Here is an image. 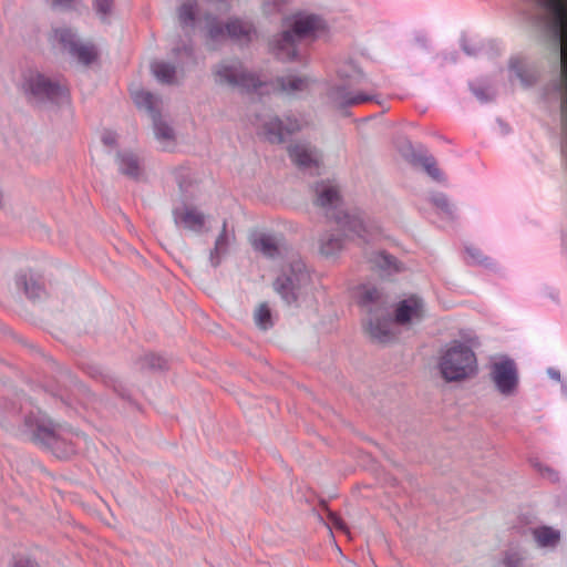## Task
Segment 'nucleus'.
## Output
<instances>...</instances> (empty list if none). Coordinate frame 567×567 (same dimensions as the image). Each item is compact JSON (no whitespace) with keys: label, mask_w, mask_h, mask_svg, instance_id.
Segmentation results:
<instances>
[{"label":"nucleus","mask_w":567,"mask_h":567,"mask_svg":"<svg viewBox=\"0 0 567 567\" xmlns=\"http://www.w3.org/2000/svg\"><path fill=\"white\" fill-rule=\"evenodd\" d=\"M279 91L285 94H295L302 92L308 87V80L306 78L288 75L277 80Z\"/></svg>","instance_id":"obj_26"},{"label":"nucleus","mask_w":567,"mask_h":567,"mask_svg":"<svg viewBox=\"0 0 567 567\" xmlns=\"http://www.w3.org/2000/svg\"><path fill=\"white\" fill-rule=\"evenodd\" d=\"M116 163L121 174L137 179L142 173L137 156L131 152H118Z\"/></svg>","instance_id":"obj_22"},{"label":"nucleus","mask_w":567,"mask_h":567,"mask_svg":"<svg viewBox=\"0 0 567 567\" xmlns=\"http://www.w3.org/2000/svg\"><path fill=\"white\" fill-rule=\"evenodd\" d=\"M437 369L446 382H458L476 375L477 358L473 349L462 341H451L441 352Z\"/></svg>","instance_id":"obj_5"},{"label":"nucleus","mask_w":567,"mask_h":567,"mask_svg":"<svg viewBox=\"0 0 567 567\" xmlns=\"http://www.w3.org/2000/svg\"><path fill=\"white\" fill-rule=\"evenodd\" d=\"M173 219L176 226L199 234L203 231L206 224V216L204 213L193 206H184L183 208H174Z\"/></svg>","instance_id":"obj_13"},{"label":"nucleus","mask_w":567,"mask_h":567,"mask_svg":"<svg viewBox=\"0 0 567 567\" xmlns=\"http://www.w3.org/2000/svg\"><path fill=\"white\" fill-rule=\"evenodd\" d=\"M316 200L315 204L321 207L326 215L337 221L340 230L347 237H359L367 239V227L359 216L342 214L338 210L341 198L338 187L331 182H319L315 185Z\"/></svg>","instance_id":"obj_6"},{"label":"nucleus","mask_w":567,"mask_h":567,"mask_svg":"<svg viewBox=\"0 0 567 567\" xmlns=\"http://www.w3.org/2000/svg\"><path fill=\"white\" fill-rule=\"evenodd\" d=\"M532 535L540 548H554L560 542V532L550 526H538L532 529Z\"/></svg>","instance_id":"obj_23"},{"label":"nucleus","mask_w":567,"mask_h":567,"mask_svg":"<svg viewBox=\"0 0 567 567\" xmlns=\"http://www.w3.org/2000/svg\"><path fill=\"white\" fill-rule=\"evenodd\" d=\"M79 0H52V6L61 9H72Z\"/></svg>","instance_id":"obj_42"},{"label":"nucleus","mask_w":567,"mask_h":567,"mask_svg":"<svg viewBox=\"0 0 567 567\" xmlns=\"http://www.w3.org/2000/svg\"><path fill=\"white\" fill-rule=\"evenodd\" d=\"M344 245V236L337 233H326L320 238V252L326 256H333L339 252Z\"/></svg>","instance_id":"obj_24"},{"label":"nucleus","mask_w":567,"mask_h":567,"mask_svg":"<svg viewBox=\"0 0 567 567\" xmlns=\"http://www.w3.org/2000/svg\"><path fill=\"white\" fill-rule=\"evenodd\" d=\"M324 21L316 14H296L288 29L270 41V50L281 61H293L298 56V45L302 40L315 39L324 32Z\"/></svg>","instance_id":"obj_4"},{"label":"nucleus","mask_w":567,"mask_h":567,"mask_svg":"<svg viewBox=\"0 0 567 567\" xmlns=\"http://www.w3.org/2000/svg\"><path fill=\"white\" fill-rule=\"evenodd\" d=\"M145 364L151 369L163 370L166 368V360L159 355L147 354L144 358Z\"/></svg>","instance_id":"obj_38"},{"label":"nucleus","mask_w":567,"mask_h":567,"mask_svg":"<svg viewBox=\"0 0 567 567\" xmlns=\"http://www.w3.org/2000/svg\"><path fill=\"white\" fill-rule=\"evenodd\" d=\"M102 141L107 146H114L116 144V135L112 132H106L103 134Z\"/></svg>","instance_id":"obj_45"},{"label":"nucleus","mask_w":567,"mask_h":567,"mask_svg":"<svg viewBox=\"0 0 567 567\" xmlns=\"http://www.w3.org/2000/svg\"><path fill=\"white\" fill-rule=\"evenodd\" d=\"M309 274L305 270L303 265L299 262L291 267L290 275L279 276L274 282V288L282 300L290 305L297 300L298 291L309 282Z\"/></svg>","instance_id":"obj_12"},{"label":"nucleus","mask_w":567,"mask_h":567,"mask_svg":"<svg viewBox=\"0 0 567 567\" xmlns=\"http://www.w3.org/2000/svg\"><path fill=\"white\" fill-rule=\"evenodd\" d=\"M151 71L161 83L173 84L175 82L176 68L168 62L155 61L151 64Z\"/></svg>","instance_id":"obj_28"},{"label":"nucleus","mask_w":567,"mask_h":567,"mask_svg":"<svg viewBox=\"0 0 567 567\" xmlns=\"http://www.w3.org/2000/svg\"><path fill=\"white\" fill-rule=\"evenodd\" d=\"M444 61H450V62H453L455 63L456 60H457V54L455 52L451 53V54H445L443 56Z\"/></svg>","instance_id":"obj_48"},{"label":"nucleus","mask_w":567,"mask_h":567,"mask_svg":"<svg viewBox=\"0 0 567 567\" xmlns=\"http://www.w3.org/2000/svg\"><path fill=\"white\" fill-rule=\"evenodd\" d=\"M252 124L257 134L270 143H282L286 137L300 128L299 122L292 117L279 118L268 110L255 115Z\"/></svg>","instance_id":"obj_8"},{"label":"nucleus","mask_w":567,"mask_h":567,"mask_svg":"<svg viewBox=\"0 0 567 567\" xmlns=\"http://www.w3.org/2000/svg\"><path fill=\"white\" fill-rule=\"evenodd\" d=\"M359 303L372 315L378 311L383 312L386 301L379 289L370 285H364L360 288Z\"/></svg>","instance_id":"obj_19"},{"label":"nucleus","mask_w":567,"mask_h":567,"mask_svg":"<svg viewBox=\"0 0 567 567\" xmlns=\"http://www.w3.org/2000/svg\"><path fill=\"white\" fill-rule=\"evenodd\" d=\"M424 318V302L421 298L412 296L400 301L394 313V321L399 324L419 322Z\"/></svg>","instance_id":"obj_14"},{"label":"nucleus","mask_w":567,"mask_h":567,"mask_svg":"<svg viewBox=\"0 0 567 567\" xmlns=\"http://www.w3.org/2000/svg\"><path fill=\"white\" fill-rule=\"evenodd\" d=\"M329 522H330V524H331L334 528H337V529H339V530H341V532L348 533V527H347L346 523H344V522H343V519H342L340 516H338L337 514H334V513H330V514H329Z\"/></svg>","instance_id":"obj_41"},{"label":"nucleus","mask_w":567,"mask_h":567,"mask_svg":"<svg viewBox=\"0 0 567 567\" xmlns=\"http://www.w3.org/2000/svg\"><path fill=\"white\" fill-rule=\"evenodd\" d=\"M13 567H37L35 564L29 559H19L14 563Z\"/></svg>","instance_id":"obj_46"},{"label":"nucleus","mask_w":567,"mask_h":567,"mask_svg":"<svg viewBox=\"0 0 567 567\" xmlns=\"http://www.w3.org/2000/svg\"><path fill=\"white\" fill-rule=\"evenodd\" d=\"M340 83L327 92L329 103L337 110L360 105L377 99L378 85L355 63L344 62L338 69Z\"/></svg>","instance_id":"obj_3"},{"label":"nucleus","mask_w":567,"mask_h":567,"mask_svg":"<svg viewBox=\"0 0 567 567\" xmlns=\"http://www.w3.org/2000/svg\"><path fill=\"white\" fill-rule=\"evenodd\" d=\"M431 202L439 209H441L447 217H455V208L450 203L449 197L444 193H434L431 196Z\"/></svg>","instance_id":"obj_35"},{"label":"nucleus","mask_w":567,"mask_h":567,"mask_svg":"<svg viewBox=\"0 0 567 567\" xmlns=\"http://www.w3.org/2000/svg\"><path fill=\"white\" fill-rule=\"evenodd\" d=\"M227 225V220H224L221 230L209 252V262L215 268L220 265L223 258L228 254L230 244L235 240V234L228 230Z\"/></svg>","instance_id":"obj_18"},{"label":"nucleus","mask_w":567,"mask_h":567,"mask_svg":"<svg viewBox=\"0 0 567 567\" xmlns=\"http://www.w3.org/2000/svg\"><path fill=\"white\" fill-rule=\"evenodd\" d=\"M226 31L227 35L240 43V44H247L251 41L252 37L256 34V29L249 21H244L240 19H230L226 23Z\"/></svg>","instance_id":"obj_20"},{"label":"nucleus","mask_w":567,"mask_h":567,"mask_svg":"<svg viewBox=\"0 0 567 567\" xmlns=\"http://www.w3.org/2000/svg\"><path fill=\"white\" fill-rule=\"evenodd\" d=\"M534 24L554 44L560 60L561 116L567 126V0H530Z\"/></svg>","instance_id":"obj_2"},{"label":"nucleus","mask_w":567,"mask_h":567,"mask_svg":"<svg viewBox=\"0 0 567 567\" xmlns=\"http://www.w3.org/2000/svg\"><path fill=\"white\" fill-rule=\"evenodd\" d=\"M415 43L421 47L424 50H427L430 48L429 39L425 33L417 32L414 35Z\"/></svg>","instance_id":"obj_43"},{"label":"nucleus","mask_w":567,"mask_h":567,"mask_svg":"<svg viewBox=\"0 0 567 567\" xmlns=\"http://www.w3.org/2000/svg\"><path fill=\"white\" fill-rule=\"evenodd\" d=\"M22 89L29 100L34 102L63 103L69 100V90L65 86L39 72H29L24 76Z\"/></svg>","instance_id":"obj_7"},{"label":"nucleus","mask_w":567,"mask_h":567,"mask_svg":"<svg viewBox=\"0 0 567 567\" xmlns=\"http://www.w3.org/2000/svg\"><path fill=\"white\" fill-rule=\"evenodd\" d=\"M255 250L261 252L264 256L274 258L279 254L276 239L268 234H261L252 241Z\"/></svg>","instance_id":"obj_29"},{"label":"nucleus","mask_w":567,"mask_h":567,"mask_svg":"<svg viewBox=\"0 0 567 567\" xmlns=\"http://www.w3.org/2000/svg\"><path fill=\"white\" fill-rule=\"evenodd\" d=\"M256 326L261 330H268L274 326L271 312L267 303H261L254 315Z\"/></svg>","instance_id":"obj_34"},{"label":"nucleus","mask_w":567,"mask_h":567,"mask_svg":"<svg viewBox=\"0 0 567 567\" xmlns=\"http://www.w3.org/2000/svg\"><path fill=\"white\" fill-rule=\"evenodd\" d=\"M0 422L7 429H21L30 440L50 449L59 457L75 453L74 446L66 443L60 426L54 425L39 409H34L25 398L1 404Z\"/></svg>","instance_id":"obj_1"},{"label":"nucleus","mask_w":567,"mask_h":567,"mask_svg":"<svg viewBox=\"0 0 567 567\" xmlns=\"http://www.w3.org/2000/svg\"><path fill=\"white\" fill-rule=\"evenodd\" d=\"M489 377L496 390L504 396L516 394L519 383L518 369L515 361L508 357H502L491 364Z\"/></svg>","instance_id":"obj_9"},{"label":"nucleus","mask_w":567,"mask_h":567,"mask_svg":"<svg viewBox=\"0 0 567 567\" xmlns=\"http://www.w3.org/2000/svg\"><path fill=\"white\" fill-rule=\"evenodd\" d=\"M206 20V35L212 42H219L228 37L226 25H224L216 17L209 16Z\"/></svg>","instance_id":"obj_30"},{"label":"nucleus","mask_w":567,"mask_h":567,"mask_svg":"<svg viewBox=\"0 0 567 567\" xmlns=\"http://www.w3.org/2000/svg\"><path fill=\"white\" fill-rule=\"evenodd\" d=\"M16 284L19 288L23 289L29 299H39L44 293L43 287L27 272L18 274L16 277Z\"/></svg>","instance_id":"obj_25"},{"label":"nucleus","mask_w":567,"mask_h":567,"mask_svg":"<svg viewBox=\"0 0 567 567\" xmlns=\"http://www.w3.org/2000/svg\"><path fill=\"white\" fill-rule=\"evenodd\" d=\"M466 252L474 264L487 265L488 258L476 247H466Z\"/></svg>","instance_id":"obj_39"},{"label":"nucleus","mask_w":567,"mask_h":567,"mask_svg":"<svg viewBox=\"0 0 567 567\" xmlns=\"http://www.w3.org/2000/svg\"><path fill=\"white\" fill-rule=\"evenodd\" d=\"M133 101L138 109H144L153 117L158 114V97L148 91L138 90L132 93Z\"/></svg>","instance_id":"obj_27"},{"label":"nucleus","mask_w":567,"mask_h":567,"mask_svg":"<svg viewBox=\"0 0 567 567\" xmlns=\"http://www.w3.org/2000/svg\"><path fill=\"white\" fill-rule=\"evenodd\" d=\"M538 472L542 476L548 478L551 482L558 481V473L547 466H544L542 464H536Z\"/></svg>","instance_id":"obj_40"},{"label":"nucleus","mask_w":567,"mask_h":567,"mask_svg":"<svg viewBox=\"0 0 567 567\" xmlns=\"http://www.w3.org/2000/svg\"><path fill=\"white\" fill-rule=\"evenodd\" d=\"M197 14V2L188 0L178 9V19L182 25L193 27Z\"/></svg>","instance_id":"obj_32"},{"label":"nucleus","mask_w":567,"mask_h":567,"mask_svg":"<svg viewBox=\"0 0 567 567\" xmlns=\"http://www.w3.org/2000/svg\"><path fill=\"white\" fill-rule=\"evenodd\" d=\"M511 69L525 86L533 85L537 80L536 73L525 69L518 60L511 61Z\"/></svg>","instance_id":"obj_33"},{"label":"nucleus","mask_w":567,"mask_h":567,"mask_svg":"<svg viewBox=\"0 0 567 567\" xmlns=\"http://www.w3.org/2000/svg\"><path fill=\"white\" fill-rule=\"evenodd\" d=\"M462 48L467 55H476V53H477L476 48L470 47L465 42H463Z\"/></svg>","instance_id":"obj_47"},{"label":"nucleus","mask_w":567,"mask_h":567,"mask_svg":"<svg viewBox=\"0 0 567 567\" xmlns=\"http://www.w3.org/2000/svg\"><path fill=\"white\" fill-rule=\"evenodd\" d=\"M523 557L517 551H507L503 559L504 567H520Z\"/></svg>","instance_id":"obj_37"},{"label":"nucleus","mask_w":567,"mask_h":567,"mask_svg":"<svg viewBox=\"0 0 567 567\" xmlns=\"http://www.w3.org/2000/svg\"><path fill=\"white\" fill-rule=\"evenodd\" d=\"M289 157L302 171H312L319 167V155L308 144L297 143L288 148Z\"/></svg>","instance_id":"obj_16"},{"label":"nucleus","mask_w":567,"mask_h":567,"mask_svg":"<svg viewBox=\"0 0 567 567\" xmlns=\"http://www.w3.org/2000/svg\"><path fill=\"white\" fill-rule=\"evenodd\" d=\"M214 74L217 83L241 90L248 91L260 85V81L254 74L247 72L241 62L237 60L220 63Z\"/></svg>","instance_id":"obj_10"},{"label":"nucleus","mask_w":567,"mask_h":567,"mask_svg":"<svg viewBox=\"0 0 567 567\" xmlns=\"http://www.w3.org/2000/svg\"><path fill=\"white\" fill-rule=\"evenodd\" d=\"M550 375L555 379H559V373L558 372H553L550 373Z\"/></svg>","instance_id":"obj_50"},{"label":"nucleus","mask_w":567,"mask_h":567,"mask_svg":"<svg viewBox=\"0 0 567 567\" xmlns=\"http://www.w3.org/2000/svg\"><path fill=\"white\" fill-rule=\"evenodd\" d=\"M368 260L371 267L382 277L392 276L404 270L403 264L396 257L384 250L371 252Z\"/></svg>","instance_id":"obj_15"},{"label":"nucleus","mask_w":567,"mask_h":567,"mask_svg":"<svg viewBox=\"0 0 567 567\" xmlns=\"http://www.w3.org/2000/svg\"><path fill=\"white\" fill-rule=\"evenodd\" d=\"M113 3L114 0H94L93 6L100 18L102 20H106V18L112 13Z\"/></svg>","instance_id":"obj_36"},{"label":"nucleus","mask_w":567,"mask_h":567,"mask_svg":"<svg viewBox=\"0 0 567 567\" xmlns=\"http://www.w3.org/2000/svg\"><path fill=\"white\" fill-rule=\"evenodd\" d=\"M383 313L384 311L381 312V317L369 319L368 331L374 341L389 343L394 339V333L391 330V320L383 317Z\"/></svg>","instance_id":"obj_21"},{"label":"nucleus","mask_w":567,"mask_h":567,"mask_svg":"<svg viewBox=\"0 0 567 567\" xmlns=\"http://www.w3.org/2000/svg\"><path fill=\"white\" fill-rule=\"evenodd\" d=\"M410 162L413 165H420L425 171V173L436 182H444V175L441 169L437 167L436 159L433 155H431L427 150L423 146H419L413 148L410 154Z\"/></svg>","instance_id":"obj_17"},{"label":"nucleus","mask_w":567,"mask_h":567,"mask_svg":"<svg viewBox=\"0 0 567 567\" xmlns=\"http://www.w3.org/2000/svg\"><path fill=\"white\" fill-rule=\"evenodd\" d=\"M55 39L73 58L80 63L89 65L97 58V51L94 44L83 43L78 34L70 28H60L54 30Z\"/></svg>","instance_id":"obj_11"},{"label":"nucleus","mask_w":567,"mask_h":567,"mask_svg":"<svg viewBox=\"0 0 567 567\" xmlns=\"http://www.w3.org/2000/svg\"><path fill=\"white\" fill-rule=\"evenodd\" d=\"M472 92L481 102H487L491 100V96L487 94L484 87L472 86Z\"/></svg>","instance_id":"obj_44"},{"label":"nucleus","mask_w":567,"mask_h":567,"mask_svg":"<svg viewBox=\"0 0 567 567\" xmlns=\"http://www.w3.org/2000/svg\"><path fill=\"white\" fill-rule=\"evenodd\" d=\"M152 118L156 138L163 144L173 142L174 131L166 122L162 121L159 113Z\"/></svg>","instance_id":"obj_31"},{"label":"nucleus","mask_w":567,"mask_h":567,"mask_svg":"<svg viewBox=\"0 0 567 567\" xmlns=\"http://www.w3.org/2000/svg\"><path fill=\"white\" fill-rule=\"evenodd\" d=\"M178 184H179V188H181L183 192H186V190H187V189H186V187L184 186V184H183L181 181L178 182Z\"/></svg>","instance_id":"obj_49"}]
</instances>
